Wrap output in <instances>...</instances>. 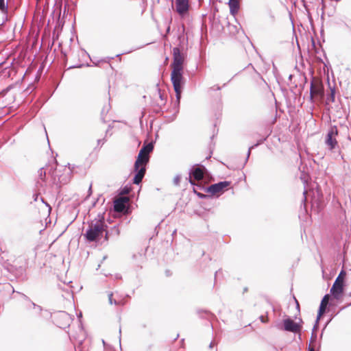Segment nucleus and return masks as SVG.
Returning a JSON list of instances; mask_svg holds the SVG:
<instances>
[{"mask_svg":"<svg viewBox=\"0 0 351 351\" xmlns=\"http://www.w3.org/2000/svg\"><path fill=\"white\" fill-rule=\"evenodd\" d=\"M180 180H181L180 176L177 175L176 176H175V178H173L174 184L177 185V186L179 185Z\"/></svg>","mask_w":351,"mask_h":351,"instance_id":"nucleus-25","label":"nucleus"},{"mask_svg":"<svg viewBox=\"0 0 351 351\" xmlns=\"http://www.w3.org/2000/svg\"><path fill=\"white\" fill-rule=\"evenodd\" d=\"M284 330L292 332H298L301 330V326L293 322L290 318L283 320Z\"/></svg>","mask_w":351,"mask_h":351,"instance_id":"nucleus-8","label":"nucleus"},{"mask_svg":"<svg viewBox=\"0 0 351 351\" xmlns=\"http://www.w3.org/2000/svg\"><path fill=\"white\" fill-rule=\"evenodd\" d=\"M91 188H92V185H90V187H89V192L91 191Z\"/></svg>","mask_w":351,"mask_h":351,"instance_id":"nucleus-36","label":"nucleus"},{"mask_svg":"<svg viewBox=\"0 0 351 351\" xmlns=\"http://www.w3.org/2000/svg\"><path fill=\"white\" fill-rule=\"evenodd\" d=\"M344 274H345V272L342 270V271L340 272V274H339V276H338V277H339V280H342V281H343V279H341V276H342V275H344Z\"/></svg>","mask_w":351,"mask_h":351,"instance_id":"nucleus-28","label":"nucleus"},{"mask_svg":"<svg viewBox=\"0 0 351 351\" xmlns=\"http://www.w3.org/2000/svg\"><path fill=\"white\" fill-rule=\"evenodd\" d=\"M254 147V146H252L249 148L248 149V152H247V157L248 158L250 156V152H251V149Z\"/></svg>","mask_w":351,"mask_h":351,"instance_id":"nucleus-30","label":"nucleus"},{"mask_svg":"<svg viewBox=\"0 0 351 351\" xmlns=\"http://www.w3.org/2000/svg\"><path fill=\"white\" fill-rule=\"evenodd\" d=\"M337 134V130L334 131L333 130H331L330 132H328L326 136V144L330 150L333 149L337 145V141L335 138V135H336Z\"/></svg>","mask_w":351,"mask_h":351,"instance_id":"nucleus-11","label":"nucleus"},{"mask_svg":"<svg viewBox=\"0 0 351 351\" xmlns=\"http://www.w3.org/2000/svg\"><path fill=\"white\" fill-rule=\"evenodd\" d=\"M136 171V174L133 179V183L136 184H138L141 182L146 171V168L145 167H141L138 169H134Z\"/></svg>","mask_w":351,"mask_h":351,"instance_id":"nucleus-13","label":"nucleus"},{"mask_svg":"<svg viewBox=\"0 0 351 351\" xmlns=\"http://www.w3.org/2000/svg\"><path fill=\"white\" fill-rule=\"evenodd\" d=\"M82 344V339L79 340V345L75 346V351H82L81 349V346Z\"/></svg>","mask_w":351,"mask_h":351,"instance_id":"nucleus-26","label":"nucleus"},{"mask_svg":"<svg viewBox=\"0 0 351 351\" xmlns=\"http://www.w3.org/2000/svg\"><path fill=\"white\" fill-rule=\"evenodd\" d=\"M38 176H39V178L42 180V181H44L45 180V176H46V171L45 170L44 168H40L39 170H38Z\"/></svg>","mask_w":351,"mask_h":351,"instance_id":"nucleus-21","label":"nucleus"},{"mask_svg":"<svg viewBox=\"0 0 351 351\" xmlns=\"http://www.w3.org/2000/svg\"><path fill=\"white\" fill-rule=\"evenodd\" d=\"M21 295H22V296H23V298L24 299H25V300H29V298H28L25 295H24V294H21Z\"/></svg>","mask_w":351,"mask_h":351,"instance_id":"nucleus-31","label":"nucleus"},{"mask_svg":"<svg viewBox=\"0 0 351 351\" xmlns=\"http://www.w3.org/2000/svg\"><path fill=\"white\" fill-rule=\"evenodd\" d=\"M176 10L180 16H184L189 10V0H176Z\"/></svg>","mask_w":351,"mask_h":351,"instance_id":"nucleus-6","label":"nucleus"},{"mask_svg":"<svg viewBox=\"0 0 351 351\" xmlns=\"http://www.w3.org/2000/svg\"><path fill=\"white\" fill-rule=\"evenodd\" d=\"M33 308L35 310L36 313H40L41 311V307L40 306L36 305L34 302H30Z\"/></svg>","mask_w":351,"mask_h":351,"instance_id":"nucleus-24","label":"nucleus"},{"mask_svg":"<svg viewBox=\"0 0 351 351\" xmlns=\"http://www.w3.org/2000/svg\"><path fill=\"white\" fill-rule=\"evenodd\" d=\"M0 11L3 14L8 12V3L5 0H0Z\"/></svg>","mask_w":351,"mask_h":351,"instance_id":"nucleus-19","label":"nucleus"},{"mask_svg":"<svg viewBox=\"0 0 351 351\" xmlns=\"http://www.w3.org/2000/svg\"><path fill=\"white\" fill-rule=\"evenodd\" d=\"M159 98L160 99V101L158 103V105H164L165 104V99L163 98V95L162 94L161 91L158 90V92Z\"/></svg>","mask_w":351,"mask_h":351,"instance_id":"nucleus-23","label":"nucleus"},{"mask_svg":"<svg viewBox=\"0 0 351 351\" xmlns=\"http://www.w3.org/2000/svg\"><path fill=\"white\" fill-rule=\"evenodd\" d=\"M182 70L183 69H172L171 74V80L173 86L174 90L178 101L179 102L181 93H182Z\"/></svg>","mask_w":351,"mask_h":351,"instance_id":"nucleus-2","label":"nucleus"},{"mask_svg":"<svg viewBox=\"0 0 351 351\" xmlns=\"http://www.w3.org/2000/svg\"><path fill=\"white\" fill-rule=\"evenodd\" d=\"M112 297V293L108 294V300L110 304H114L115 305H123V302L121 300H113Z\"/></svg>","mask_w":351,"mask_h":351,"instance_id":"nucleus-18","label":"nucleus"},{"mask_svg":"<svg viewBox=\"0 0 351 351\" xmlns=\"http://www.w3.org/2000/svg\"><path fill=\"white\" fill-rule=\"evenodd\" d=\"M71 318L65 312H60L57 315L56 323L60 328H65L69 325Z\"/></svg>","mask_w":351,"mask_h":351,"instance_id":"nucleus-9","label":"nucleus"},{"mask_svg":"<svg viewBox=\"0 0 351 351\" xmlns=\"http://www.w3.org/2000/svg\"><path fill=\"white\" fill-rule=\"evenodd\" d=\"M230 185V182L227 181L219 182L217 184H212L206 189V191L215 195L222 193L225 189Z\"/></svg>","mask_w":351,"mask_h":351,"instance_id":"nucleus-5","label":"nucleus"},{"mask_svg":"<svg viewBox=\"0 0 351 351\" xmlns=\"http://www.w3.org/2000/svg\"><path fill=\"white\" fill-rule=\"evenodd\" d=\"M154 146L152 143H148L146 145H144L140 151H143V153L149 156V153L153 150Z\"/></svg>","mask_w":351,"mask_h":351,"instance_id":"nucleus-17","label":"nucleus"},{"mask_svg":"<svg viewBox=\"0 0 351 351\" xmlns=\"http://www.w3.org/2000/svg\"><path fill=\"white\" fill-rule=\"evenodd\" d=\"M228 5L230 14L234 16L239 10V0H229Z\"/></svg>","mask_w":351,"mask_h":351,"instance_id":"nucleus-15","label":"nucleus"},{"mask_svg":"<svg viewBox=\"0 0 351 351\" xmlns=\"http://www.w3.org/2000/svg\"><path fill=\"white\" fill-rule=\"evenodd\" d=\"M205 168L204 167H197L194 168L191 172L189 175V182L191 184H195L193 181L191 179L193 177L195 180L199 181L201 180L204 177V170Z\"/></svg>","mask_w":351,"mask_h":351,"instance_id":"nucleus-10","label":"nucleus"},{"mask_svg":"<svg viewBox=\"0 0 351 351\" xmlns=\"http://www.w3.org/2000/svg\"><path fill=\"white\" fill-rule=\"evenodd\" d=\"M213 346H214V342H213V341H212V342L210 343V345H209V348H213Z\"/></svg>","mask_w":351,"mask_h":351,"instance_id":"nucleus-32","label":"nucleus"},{"mask_svg":"<svg viewBox=\"0 0 351 351\" xmlns=\"http://www.w3.org/2000/svg\"><path fill=\"white\" fill-rule=\"evenodd\" d=\"M149 161V156L145 155L143 153V151H140L137 157V159L134 164V169H138L141 167L146 166L147 163Z\"/></svg>","mask_w":351,"mask_h":351,"instance_id":"nucleus-12","label":"nucleus"},{"mask_svg":"<svg viewBox=\"0 0 351 351\" xmlns=\"http://www.w3.org/2000/svg\"><path fill=\"white\" fill-rule=\"evenodd\" d=\"M308 351H315V350H314V348H312V347H309V348H308Z\"/></svg>","mask_w":351,"mask_h":351,"instance_id":"nucleus-34","label":"nucleus"},{"mask_svg":"<svg viewBox=\"0 0 351 351\" xmlns=\"http://www.w3.org/2000/svg\"><path fill=\"white\" fill-rule=\"evenodd\" d=\"M1 289L5 291H7L8 293H10V292L14 293V292L13 287L9 283L5 284L3 285H0V290H1Z\"/></svg>","mask_w":351,"mask_h":351,"instance_id":"nucleus-20","label":"nucleus"},{"mask_svg":"<svg viewBox=\"0 0 351 351\" xmlns=\"http://www.w3.org/2000/svg\"><path fill=\"white\" fill-rule=\"evenodd\" d=\"M324 95V87L321 81L318 79L313 78L310 86V98L313 100L314 97H322Z\"/></svg>","mask_w":351,"mask_h":351,"instance_id":"nucleus-3","label":"nucleus"},{"mask_svg":"<svg viewBox=\"0 0 351 351\" xmlns=\"http://www.w3.org/2000/svg\"><path fill=\"white\" fill-rule=\"evenodd\" d=\"M307 191L306 190L304 191L303 192V195H304V199H303V201L304 202H306V194Z\"/></svg>","mask_w":351,"mask_h":351,"instance_id":"nucleus-29","label":"nucleus"},{"mask_svg":"<svg viewBox=\"0 0 351 351\" xmlns=\"http://www.w3.org/2000/svg\"><path fill=\"white\" fill-rule=\"evenodd\" d=\"M295 302H296L297 306L298 307V306H299V303H298V302L297 301V300H295Z\"/></svg>","mask_w":351,"mask_h":351,"instance_id":"nucleus-35","label":"nucleus"},{"mask_svg":"<svg viewBox=\"0 0 351 351\" xmlns=\"http://www.w3.org/2000/svg\"><path fill=\"white\" fill-rule=\"evenodd\" d=\"M328 300H329V295H324V297L323 298V299L321 302L320 306H319L318 315H317V320L319 319L322 315L325 312L326 306L328 302Z\"/></svg>","mask_w":351,"mask_h":351,"instance_id":"nucleus-16","label":"nucleus"},{"mask_svg":"<svg viewBox=\"0 0 351 351\" xmlns=\"http://www.w3.org/2000/svg\"><path fill=\"white\" fill-rule=\"evenodd\" d=\"M173 61L171 64L172 69H183L184 58L180 53L179 48L175 47L173 49Z\"/></svg>","mask_w":351,"mask_h":351,"instance_id":"nucleus-4","label":"nucleus"},{"mask_svg":"<svg viewBox=\"0 0 351 351\" xmlns=\"http://www.w3.org/2000/svg\"><path fill=\"white\" fill-rule=\"evenodd\" d=\"M330 293L334 298L339 299L343 293V282L339 280V277H337L335 280L332 288L330 289Z\"/></svg>","mask_w":351,"mask_h":351,"instance_id":"nucleus-7","label":"nucleus"},{"mask_svg":"<svg viewBox=\"0 0 351 351\" xmlns=\"http://www.w3.org/2000/svg\"><path fill=\"white\" fill-rule=\"evenodd\" d=\"M97 143H98L99 145L100 143L103 144V143H104V142H103V141H102V140L99 139V140H98V141H97Z\"/></svg>","mask_w":351,"mask_h":351,"instance_id":"nucleus-33","label":"nucleus"},{"mask_svg":"<svg viewBox=\"0 0 351 351\" xmlns=\"http://www.w3.org/2000/svg\"><path fill=\"white\" fill-rule=\"evenodd\" d=\"M260 319L263 323H265L267 322V319L263 315L260 317Z\"/></svg>","mask_w":351,"mask_h":351,"instance_id":"nucleus-27","label":"nucleus"},{"mask_svg":"<svg viewBox=\"0 0 351 351\" xmlns=\"http://www.w3.org/2000/svg\"><path fill=\"white\" fill-rule=\"evenodd\" d=\"M335 88H330V94L328 96L327 99L329 101L334 102L335 101Z\"/></svg>","mask_w":351,"mask_h":351,"instance_id":"nucleus-22","label":"nucleus"},{"mask_svg":"<svg viewBox=\"0 0 351 351\" xmlns=\"http://www.w3.org/2000/svg\"><path fill=\"white\" fill-rule=\"evenodd\" d=\"M107 226L104 221V217L99 215L98 218L91 221L88 225V228L84 234V237L89 241H96L105 232L106 239H108V232L106 230Z\"/></svg>","mask_w":351,"mask_h":351,"instance_id":"nucleus-1","label":"nucleus"},{"mask_svg":"<svg viewBox=\"0 0 351 351\" xmlns=\"http://www.w3.org/2000/svg\"><path fill=\"white\" fill-rule=\"evenodd\" d=\"M37 184H40V186H42V184H40L39 181L37 182Z\"/></svg>","mask_w":351,"mask_h":351,"instance_id":"nucleus-37","label":"nucleus"},{"mask_svg":"<svg viewBox=\"0 0 351 351\" xmlns=\"http://www.w3.org/2000/svg\"><path fill=\"white\" fill-rule=\"evenodd\" d=\"M127 197H119L114 202V209L117 212H123L125 208Z\"/></svg>","mask_w":351,"mask_h":351,"instance_id":"nucleus-14","label":"nucleus"}]
</instances>
